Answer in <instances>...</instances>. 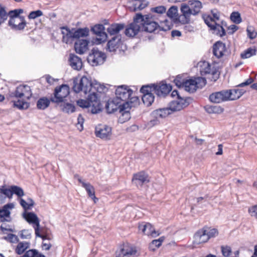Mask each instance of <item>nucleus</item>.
<instances>
[{"label":"nucleus","instance_id":"54","mask_svg":"<svg viewBox=\"0 0 257 257\" xmlns=\"http://www.w3.org/2000/svg\"><path fill=\"white\" fill-rule=\"evenodd\" d=\"M248 212L251 217L257 219V205L249 207Z\"/></svg>","mask_w":257,"mask_h":257},{"label":"nucleus","instance_id":"14","mask_svg":"<svg viewBox=\"0 0 257 257\" xmlns=\"http://www.w3.org/2000/svg\"><path fill=\"white\" fill-rule=\"evenodd\" d=\"M24 217L25 219L29 223L34 224L35 226H34L35 234L37 236L41 237L42 238H46V236L42 235L39 231L40 222L37 216L33 212H28L24 214Z\"/></svg>","mask_w":257,"mask_h":257},{"label":"nucleus","instance_id":"55","mask_svg":"<svg viewBox=\"0 0 257 257\" xmlns=\"http://www.w3.org/2000/svg\"><path fill=\"white\" fill-rule=\"evenodd\" d=\"M20 236L22 239H29L31 237V232L29 230L24 229L21 231Z\"/></svg>","mask_w":257,"mask_h":257},{"label":"nucleus","instance_id":"5","mask_svg":"<svg viewBox=\"0 0 257 257\" xmlns=\"http://www.w3.org/2000/svg\"><path fill=\"white\" fill-rule=\"evenodd\" d=\"M77 105L82 108H88L92 113H97L100 111V103L97 94L94 92L88 95L87 99H79L77 101Z\"/></svg>","mask_w":257,"mask_h":257},{"label":"nucleus","instance_id":"9","mask_svg":"<svg viewBox=\"0 0 257 257\" xmlns=\"http://www.w3.org/2000/svg\"><path fill=\"white\" fill-rule=\"evenodd\" d=\"M140 17V14H136L133 18V22L125 27L124 33L126 36L134 37L140 31L141 29Z\"/></svg>","mask_w":257,"mask_h":257},{"label":"nucleus","instance_id":"46","mask_svg":"<svg viewBox=\"0 0 257 257\" xmlns=\"http://www.w3.org/2000/svg\"><path fill=\"white\" fill-rule=\"evenodd\" d=\"M203 229L208 237L209 239L211 237H215L218 233L217 230L215 228L204 227L203 228Z\"/></svg>","mask_w":257,"mask_h":257},{"label":"nucleus","instance_id":"59","mask_svg":"<svg viewBox=\"0 0 257 257\" xmlns=\"http://www.w3.org/2000/svg\"><path fill=\"white\" fill-rule=\"evenodd\" d=\"M37 253V251L36 249H29L27 251L24 256L22 257H35V255Z\"/></svg>","mask_w":257,"mask_h":257},{"label":"nucleus","instance_id":"15","mask_svg":"<svg viewBox=\"0 0 257 257\" xmlns=\"http://www.w3.org/2000/svg\"><path fill=\"white\" fill-rule=\"evenodd\" d=\"M95 135L103 140H109L111 136V127L105 124H98L95 127Z\"/></svg>","mask_w":257,"mask_h":257},{"label":"nucleus","instance_id":"30","mask_svg":"<svg viewBox=\"0 0 257 257\" xmlns=\"http://www.w3.org/2000/svg\"><path fill=\"white\" fill-rule=\"evenodd\" d=\"M226 51L225 44L221 42H217L213 45V52L214 55L218 58L222 57Z\"/></svg>","mask_w":257,"mask_h":257},{"label":"nucleus","instance_id":"28","mask_svg":"<svg viewBox=\"0 0 257 257\" xmlns=\"http://www.w3.org/2000/svg\"><path fill=\"white\" fill-rule=\"evenodd\" d=\"M89 41L86 40H78L75 43V50L76 53L82 54L88 49Z\"/></svg>","mask_w":257,"mask_h":257},{"label":"nucleus","instance_id":"2","mask_svg":"<svg viewBox=\"0 0 257 257\" xmlns=\"http://www.w3.org/2000/svg\"><path fill=\"white\" fill-rule=\"evenodd\" d=\"M32 92L30 87L27 85L18 86L14 92L10 94L14 106L19 109H26L30 106L28 100L31 98Z\"/></svg>","mask_w":257,"mask_h":257},{"label":"nucleus","instance_id":"44","mask_svg":"<svg viewBox=\"0 0 257 257\" xmlns=\"http://www.w3.org/2000/svg\"><path fill=\"white\" fill-rule=\"evenodd\" d=\"M61 109L64 112L70 113L75 111V106L69 103H66L61 104Z\"/></svg>","mask_w":257,"mask_h":257},{"label":"nucleus","instance_id":"41","mask_svg":"<svg viewBox=\"0 0 257 257\" xmlns=\"http://www.w3.org/2000/svg\"><path fill=\"white\" fill-rule=\"evenodd\" d=\"M74 39L86 36L88 35L89 31L87 28L78 29L76 30L73 29Z\"/></svg>","mask_w":257,"mask_h":257},{"label":"nucleus","instance_id":"8","mask_svg":"<svg viewBox=\"0 0 257 257\" xmlns=\"http://www.w3.org/2000/svg\"><path fill=\"white\" fill-rule=\"evenodd\" d=\"M184 89L189 92H194L198 88H202L206 84V80L201 77L185 80L184 83Z\"/></svg>","mask_w":257,"mask_h":257},{"label":"nucleus","instance_id":"18","mask_svg":"<svg viewBox=\"0 0 257 257\" xmlns=\"http://www.w3.org/2000/svg\"><path fill=\"white\" fill-rule=\"evenodd\" d=\"M9 25L15 30H23L26 22L24 17H13L9 21Z\"/></svg>","mask_w":257,"mask_h":257},{"label":"nucleus","instance_id":"47","mask_svg":"<svg viewBox=\"0 0 257 257\" xmlns=\"http://www.w3.org/2000/svg\"><path fill=\"white\" fill-rule=\"evenodd\" d=\"M167 16L173 19H177L178 16V9L175 6L171 7L167 13Z\"/></svg>","mask_w":257,"mask_h":257},{"label":"nucleus","instance_id":"43","mask_svg":"<svg viewBox=\"0 0 257 257\" xmlns=\"http://www.w3.org/2000/svg\"><path fill=\"white\" fill-rule=\"evenodd\" d=\"M0 193L4 194L9 199L12 198V186L7 187L3 185L0 187Z\"/></svg>","mask_w":257,"mask_h":257},{"label":"nucleus","instance_id":"35","mask_svg":"<svg viewBox=\"0 0 257 257\" xmlns=\"http://www.w3.org/2000/svg\"><path fill=\"white\" fill-rule=\"evenodd\" d=\"M133 106V104H130L128 103H123V104H119L118 107L119 108L120 111L122 112V116L124 117L123 121L128 120L131 116L130 113L128 112V109Z\"/></svg>","mask_w":257,"mask_h":257},{"label":"nucleus","instance_id":"61","mask_svg":"<svg viewBox=\"0 0 257 257\" xmlns=\"http://www.w3.org/2000/svg\"><path fill=\"white\" fill-rule=\"evenodd\" d=\"M20 203L25 210H28L31 209L28 202L26 201L21 198L20 199Z\"/></svg>","mask_w":257,"mask_h":257},{"label":"nucleus","instance_id":"27","mask_svg":"<svg viewBox=\"0 0 257 257\" xmlns=\"http://www.w3.org/2000/svg\"><path fill=\"white\" fill-rule=\"evenodd\" d=\"M149 181L148 175L143 172L134 175L133 178V181L138 186H142L148 183Z\"/></svg>","mask_w":257,"mask_h":257},{"label":"nucleus","instance_id":"11","mask_svg":"<svg viewBox=\"0 0 257 257\" xmlns=\"http://www.w3.org/2000/svg\"><path fill=\"white\" fill-rule=\"evenodd\" d=\"M106 56L104 53L93 48L87 57L88 62L93 66L103 63Z\"/></svg>","mask_w":257,"mask_h":257},{"label":"nucleus","instance_id":"19","mask_svg":"<svg viewBox=\"0 0 257 257\" xmlns=\"http://www.w3.org/2000/svg\"><path fill=\"white\" fill-rule=\"evenodd\" d=\"M91 31L97 35L96 41L98 44L105 42L107 39V34L104 31V27L102 24H97L92 28Z\"/></svg>","mask_w":257,"mask_h":257},{"label":"nucleus","instance_id":"12","mask_svg":"<svg viewBox=\"0 0 257 257\" xmlns=\"http://www.w3.org/2000/svg\"><path fill=\"white\" fill-rule=\"evenodd\" d=\"M171 113L172 111L169 107L154 110L151 113L152 119L150 121V125L153 126L158 124L160 119L165 118Z\"/></svg>","mask_w":257,"mask_h":257},{"label":"nucleus","instance_id":"4","mask_svg":"<svg viewBox=\"0 0 257 257\" xmlns=\"http://www.w3.org/2000/svg\"><path fill=\"white\" fill-rule=\"evenodd\" d=\"M133 90L128 86L122 85L118 86L115 90V98L111 103H108L106 105V109L109 111V106L116 104V107L113 108L112 110L117 109L116 106H119V104L123 103H128L133 104L134 102L138 103V98L136 96H132Z\"/></svg>","mask_w":257,"mask_h":257},{"label":"nucleus","instance_id":"60","mask_svg":"<svg viewBox=\"0 0 257 257\" xmlns=\"http://www.w3.org/2000/svg\"><path fill=\"white\" fill-rule=\"evenodd\" d=\"M77 121H78V122H77V125L78 128L80 131H81L82 130H83V124L84 122V119L81 115H80V114L79 115V116H78V118H77Z\"/></svg>","mask_w":257,"mask_h":257},{"label":"nucleus","instance_id":"25","mask_svg":"<svg viewBox=\"0 0 257 257\" xmlns=\"http://www.w3.org/2000/svg\"><path fill=\"white\" fill-rule=\"evenodd\" d=\"M120 253L119 255H123L125 257H137L139 255V252L137 249L134 247L123 246L119 249Z\"/></svg>","mask_w":257,"mask_h":257},{"label":"nucleus","instance_id":"29","mask_svg":"<svg viewBox=\"0 0 257 257\" xmlns=\"http://www.w3.org/2000/svg\"><path fill=\"white\" fill-rule=\"evenodd\" d=\"M121 37L117 35L113 37L107 43V48L110 52H114L121 44Z\"/></svg>","mask_w":257,"mask_h":257},{"label":"nucleus","instance_id":"58","mask_svg":"<svg viewBox=\"0 0 257 257\" xmlns=\"http://www.w3.org/2000/svg\"><path fill=\"white\" fill-rule=\"evenodd\" d=\"M23 12V10L22 9H16L14 11H11L9 12V15L11 18L13 17H20V14H22Z\"/></svg>","mask_w":257,"mask_h":257},{"label":"nucleus","instance_id":"24","mask_svg":"<svg viewBox=\"0 0 257 257\" xmlns=\"http://www.w3.org/2000/svg\"><path fill=\"white\" fill-rule=\"evenodd\" d=\"M62 35V41L66 44L72 43L74 39L73 29L70 30L67 27L61 28Z\"/></svg>","mask_w":257,"mask_h":257},{"label":"nucleus","instance_id":"51","mask_svg":"<svg viewBox=\"0 0 257 257\" xmlns=\"http://www.w3.org/2000/svg\"><path fill=\"white\" fill-rule=\"evenodd\" d=\"M8 18V15L5 8L0 4V24L3 23Z\"/></svg>","mask_w":257,"mask_h":257},{"label":"nucleus","instance_id":"53","mask_svg":"<svg viewBox=\"0 0 257 257\" xmlns=\"http://www.w3.org/2000/svg\"><path fill=\"white\" fill-rule=\"evenodd\" d=\"M4 238L11 243H17L19 240L18 237L16 235L11 233L8 234L7 236H5Z\"/></svg>","mask_w":257,"mask_h":257},{"label":"nucleus","instance_id":"62","mask_svg":"<svg viewBox=\"0 0 257 257\" xmlns=\"http://www.w3.org/2000/svg\"><path fill=\"white\" fill-rule=\"evenodd\" d=\"M253 81V79L251 77H249L248 78L245 82H242L240 84H239L238 86L239 87H244L246 85H248L252 83V82Z\"/></svg>","mask_w":257,"mask_h":257},{"label":"nucleus","instance_id":"49","mask_svg":"<svg viewBox=\"0 0 257 257\" xmlns=\"http://www.w3.org/2000/svg\"><path fill=\"white\" fill-rule=\"evenodd\" d=\"M247 36L250 39H253L256 38L257 36V32L254 28L252 26H249L246 29Z\"/></svg>","mask_w":257,"mask_h":257},{"label":"nucleus","instance_id":"50","mask_svg":"<svg viewBox=\"0 0 257 257\" xmlns=\"http://www.w3.org/2000/svg\"><path fill=\"white\" fill-rule=\"evenodd\" d=\"M41 235H43L42 234H41ZM44 235L46 236V238H44V239L42 238L43 240V242L42 243V248L43 249L48 250L50 249V248H51V247L52 246L49 241V240H50L51 239V237L47 234Z\"/></svg>","mask_w":257,"mask_h":257},{"label":"nucleus","instance_id":"31","mask_svg":"<svg viewBox=\"0 0 257 257\" xmlns=\"http://www.w3.org/2000/svg\"><path fill=\"white\" fill-rule=\"evenodd\" d=\"M130 4H132V6L129 7L130 10L136 12L141 11L146 8L149 5V2L146 0H136Z\"/></svg>","mask_w":257,"mask_h":257},{"label":"nucleus","instance_id":"45","mask_svg":"<svg viewBox=\"0 0 257 257\" xmlns=\"http://www.w3.org/2000/svg\"><path fill=\"white\" fill-rule=\"evenodd\" d=\"M12 196L16 195L19 198H21L24 195V190L22 188L16 185H12Z\"/></svg>","mask_w":257,"mask_h":257},{"label":"nucleus","instance_id":"10","mask_svg":"<svg viewBox=\"0 0 257 257\" xmlns=\"http://www.w3.org/2000/svg\"><path fill=\"white\" fill-rule=\"evenodd\" d=\"M69 94V87L67 85L63 84L55 89L54 96L50 100L55 103L62 102Z\"/></svg>","mask_w":257,"mask_h":257},{"label":"nucleus","instance_id":"38","mask_svg":"<svg viewBox=\"0 0 257 257\" xmlns=\"http://www.w3.org/2000/svg\"><path fill=\"white\" fill-rule=\"evenodd\" d=\"M205 111L210 114H220L223 111V108L218 105H207L204 107Z\"/></svg>","mask_w":257,"mask_h":257},{"label":"nucleus","instance_id":"40","mask_svg":"<svg viewBox=\"0 0 257 257\" xmlns=\"http://www.w3.org/2000/svg\"><path fill=\"white\" fill-rule=\"evenodd\" d=\"M256 50L254 48H249L240 54L242 59H247L256 55Z\"/></svg>","mask_w":257,"mask_h":257},{"label":"nucleus","instance_id":"17","mask_svg":"<svg viewBox=\"0 0 257 257\" xmlns=\"http://www.w3.org/2000/svg\"><path fill=\"white\" fill-rule=\"evenodd\" d=\"M154 92L159 96H165L172 89V87L170 85L166 83H159L157 84L151 85Z\"/></svg>","mask_w":257,"mask_h":257},{"label":"nucleus","instance_id":"63","mask_svg":"<svg viewBox=\"0 0 257 257\" xmlns=\"http://www.w3.org/2000/svg\"><path fill=\"white\" fill-rule=\"evenodd\" d=\"M238 29V27L235 25H231L228 27V32L230 34H233Z\"/></svg>","mask_w":257,"mask_h":257},{"label":"nucleus","instance_id":"26","mask_svg":"<svg viewBox=\"0 0 257 257\" xmlns=\"http://www.w3.org/2000/svg\"><path fill=\"white\" fill-rule=\"evenodd\" d=\"M69 61L70 65L74 70H80L82 67L81 59L75 54H70Z\"/></svg>","mask_w":257,"mask_h":257},{"label":"nucleus","instance_id":"42","mask_svg":"<svg viewBox=\"0 0 257 257\" xmlns=\"http://www.w3.org/2000/svg\"><path fill=\"white\" fill-rule=\"evenodd\" d=\"M166 8L164 6H158L155 8H152L151 9V12H152L151 14L160 15L161 16V20H164L163 19L162 15L164 14L166 12Z\"/></svg>","mask_w":257,"mask_h":257},{"label":"nucleus","instance_id":"6","mask_svg":"<svg viewBox=\"0 0 257 257\" xmlns=\"http://www.w3.org/2000/svg\"><path fill=\"white\" fill-rule=\"evenodd\" d=\"M202 4L199 1L190 0L188 4H183L181 6V11L185 18V22L188 23L190 20L191 15H196L202 8Z\"/></svg>","mask_w":257,"mask_h":257},{"label":"nucleus","instance_id":"23","mask_svg":"<svg viewBox=\"0 0 257 257\" xmlns=\"http://www.w3.org/2000/svg\"><path fill=\"white\" fill-rule=\"evenodd\" d=\"M227 92L223 90L219 92L212 93L209 96V100L213 103H219L223 101H227Z\"/></svg>","mask_w":257,"mask_h":257},{"label":"nucleus","instance_id":"37","mask_svg":"<svg viewBox=\"0 0 257 257\" xmlns=\"http://www.w3.org/2000/svg\"><path fill=\"white\" fill-rule=\"evenodd\" d=\"M30 246V242L28 241L18 242V244L15 249V252L18 254H23Z\"/></svg>","mask_w":257,"mask_h":257},{"label":"nucleus","instance_id":"34","mask_svg":"<svg viewBox=\"0 0 257 257\" xmlns=\"http://www.w3.org/2000/svg\"><path fill=\"white\" fill-rule=\"evenodd\" d=\"M78 181L82 184V187L85 189L89 196L94 200L95 203H96V200H97V198L95 196L94 187L90 183H85L83 181L81 178H78Z\"/></svg>","mask_w":257,"mask_h":257},{"label":"nucleus","instance_id":"33","mask_svg":"<svg viewBox=\"0 0 257 257\" xmlns=\"http://www.w3.org/2000/svg\"><path fill=\"white\" fill-rule=\"evenodd\" d=\"M194 243L199 244L206 242L208 240V237L206 235L203 228L198 230L194 235Z\"/></svg>","mask_w":257,"mask_h":257},{"label":"nucleus","instance_id":"57","mask_svg":"<svg viewBox=\"0 0 257 257\" xmlns=\"http://www.w3.org/2000/svg\"><path fill=\"white\" fill-rule=\"evenodd\" d=\"M43 15V13L40 10L31 12L28 17L29 19H34L37 17H40Z\"/></svg>","mask_w":257,"mask_h":257},{"label":"nucleus","instance_id":"7","mask_svg":"<svg viewBox=\"0 0 257 257\" xmlns=\"http://www.w3.org/2000/svg\"><path fill=\"white\" fill-rule=\"evenodd\" d=\"M213 17L210 16H203V18L205 24L213 31V33L220 36H223L225 34V31L222 26L217 23L219 21V15L217 13L212 11Z\"/></svg>","mask_w":257,"mask_h":257},{"label":"nucleus","instance_id":"3","mask_svg":"<svg viewBox=\"0 0 257 257\" xmlns=\"http://www.w3.org/2000/svg\"><path fill=\"white\" fill-rule=\"evenodd\" d=\"M73 89L76 93L83 92L85 94L92 92L97 94V92L104 93L107 90V87L104 84L96 81L92 82L86 76H83L78 83L74 82Z\"/></svg>","mask_w":257,"mask_h":257},{"label":"nucleus","instance_id":"48","mask_svg":"<svg viewBox=\"0 0 257 257\" xmlns=\"http://www.w3.org/2000/svg\"><path fill=\"white\" fill-rule=\"evenodd\" d=\"M221 250L222 254L224 257H229L232 254L231 248L228 245H222Z\"/></svg>","mask_w":257,"mask_h":257},{"label":"nucleus","instance_id":"52","mask_svg":"<svg viewBox=\"0 0 257 257\" xmlns=\"http://www.w3.org/2000/svg\"><path fill=\"white\" fill-rule=\"evenodd\" d=\"M230 19L236 24H239L241 22V18L238 12H233L230 15Z\"/></svg>","mask_w":257,"mask_h":257},{"label":"nucleus","instance_id":"22","mask_svg":"<svg viewBox=\"0 0 257 257\" xmlns=\"http://www.w3.org/2000/svg\"><path fill=\"white\" fill-rule=\"evenodd\" d=\"M198 65L202 75L211 74L212 75H217L216 77L217 78L218 75L217 71L216 69L211 68V66L208 62L206 61L200 62Z\"/></svg>","mask_w":257,"mask_h":257},{"label":"nucleus","instance_id":"1","mask_svg":"<svg viewBox=\"0 0 257 257\" xmlns=\"http://www.w3.org/2000/svg\"><path fill=\"white\" fill-rule=\"evenodd\" d=\"M140 15V25L143 31L152 33L160 31H166L170 29L169 22L167 19L161 20V16L153 14Z\"/></svg>","mask_w":257,"mask_h":257},{"label":"nucleus","instance_id":"20","mask_svg":"<svg viewBox=\"0 0 257 257\" xmlns=\"http://www.w3.org/2000/svg\"><path fill=\"white\" fill-rule=\"evenodd\" d=\"M14 207V204L13 203H10L5 205L2 209H0V219L1 221H11V210Z\"/></svg>","mask_w":257,"mask_h":257},{"label":"nucleus","instance_id":"39","mask_svg":"<svg viewBox=\"0 0 257 257\" xmlns=\"http://www.w3.org/2000/svg\"><path fill=\"white\" fill-rule=\"evenodd\" d=\"M50 101L51 100H50L46 97L40 98L37 103L38 108L40 109H45L49 105Z\"/></svg>","mask_w":257,"mask_h":257},{"label":"nucleus","instance_id":"13","mask_svg":"<svg viewBox=\"0 0 257 257\" xmlns=\"http://www.w3.org/2000/svg\"><path fill=\"white\" fill-rule=\"evenodd\" d=\"M141 92L143 94L142 100L147 106H150L154 101V91L151 85H145L141 87Z\"/></svg>","mask_w":257,"mask_h":257},{"label":"nucleus","instance_id":"36","mask_svg":"<svg viewBox=\"0 0 257 257\" xmlns=\"http://www.w3.org/2000/svg\"><path fill=\"white\" fill-rule=\"evenodd\" d=\"M125 27L123 24L114 23L110 25L107 29V31L110 35H114L118 34L120 31Z\"/></svg>","mask_w":257,"mask_h":257},{"label":"nucleus","instance_id":"32","mask_svg":"<svg viewBox=\"0 0 257 257\" xmlns=\"http://www.w3.org/2000/svg\"><path fill=\"white\" fill-rule=\"evenodd\" d=\"M226 91L227 92V101L237 99L240 98L245 92L244 90L239 89H233L229 90H226Z\"/></svg>","mask_w":257,"mask_h":257},{"label":"nucleus","instance_id":"64","mask_svg":"<svg viewBox=\"0 0 257 257\" xmlns=\"http://www.w3.org/2000/svg\"><path fill=\"white\" fill-rule=\"evenodd\" d=\"M184 29L186 32H192L194 31V28L190 24L185 25L184 27Z\"/></svg>","mask_w":257,"mask_h":257},{"label":"nucleus","instance_id":"56","mask_svg":"<svg viewBox=\"0 0 257 257\" xmlns=\"http://www.w3.org/2000/svg\"><path fill=\"white\" fill-rule=\"evenodd\" d=\"M185 80L183 79L181 76H177L174 80V82L175 83L176 85L178 87H183L184 88V83L185 82Z\"/></svg>","mask_w":257,"mask_h":257},{"label":"nucleus","instance_id":"16","mask_svg":"<svg viewBox=\"0 0 257 257\" xmlns=\"http://www.w3.org/2000/svg\"><path fill=\"white\" fill-rule=\"evenodd\" d=\"M138 228L143 234L156 237L159 235L160 233L159 231H156L154 227L151 224L148 222H143L139 224Z\"/></svg>","mask_w":257,"mask_h":257},{"label":"nucleus","instance_id":"21","mask_svg":"<svg viewBox=\"0 0 257 257\" xmlns=\"http://www.w3.org/2000/svg\"><path fill=\"white\" fill-rule=\"evenodd\" d=\"M189 105L187 100L183 98H177L176 100L171 101L169 106L172 113L174 111H180Z\"/></svg>","mask_w":257,"mask_h":257}]
</instances>
